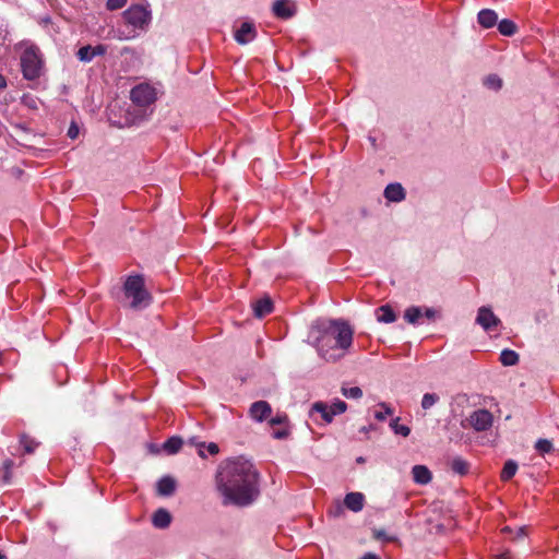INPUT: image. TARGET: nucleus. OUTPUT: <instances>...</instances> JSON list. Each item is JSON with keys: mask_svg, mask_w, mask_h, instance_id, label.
<instances>
[{"mask_svg": "<svg viewBox=\"0 0 559 559\" xmlns=\"http://www.w3.org/2000/svg\"><path fill=\"white\" fill-rule=\"evenodd\" d=\"M215 489L223 506L249 507L260 496L259 472L242 456L227 459L216 469Z\"/></svg>", "mask_w": 559, "mask_h": 559, "instance_id": "1", "label": "nucleus"}, {"mask_svg": "<svg viewBox=\"0 0 559 559\" xmlns=\"http://www.w3.org/2000/svg\"><path fill=\"white\" fill-rule=\"evenodd\" d=\"M354 331L343 320H317L310 330V338L319 355L326 361L344 357L353 344Z\"/></svg>", "mask_w": 559, "mask_h": 559, "instance_id": "2", "label": "nucleus"}, {"mask_svg": "<svg viewBox=\"0 0 559 559\" xmlns=\"http://www.w3.org/2000/svg\"><path fill=\"white\" fill-rule=\"evenodd\" d=\"M126 298L131 299L132 309H143L151 304V295L145 288L144 278L141 275H130L123 284Z\"/></svg>", "mask_w": 559, "mask_h": 559, "instance_id": "3", "label": "nucleus"}, {"mask_svg": "<svg viewBox=\"0 0 559 559\" xmlns=\"http://www.w3.org/2000/svg\"><path fill=\"white\" fill-rule=\"evenodd\" d=\"M21 69L24 79H38L44 70V61L39 49L33 45L26 46L21 53Z\"/></svg>", "mask_w": 559, "mask_h": 559, "instance_id": "4", "label": "nucleus"}, {"mask_svg": "<svg viewBox=\"0 0 559 559\" xmlns=\"http://www.w3.org/2000/svg\"><path fill=\"white\" fill-rule=\"evenodd\" d=\"M123 19L134 29L146 31L152 21V13L146 7L135 4L123 12Z\"/></svg>", "mask_w": 559, "mask_h": 559, "instance_id": "5", "label": "nucleus"}, {"mask_svg": "<svg viewBox=\"0 0 559 559\" xmlns=\"http://www.w3.org/2000/svg\"><path fill=\"white\" fill-rule=\"evenodd\" d=\"M158 92L150 83H140L130 91L132 103L140 108L152 106L157 99Z\"/></svg>", "mask_w": 559, "mask_h": 559, "instance_id": "6", "label": "nucleus"}, {"mask_svg": "<svg viewBox=\"0 0 559 559\" xmlns=\"http://www.w3.org/2000/svg\"><path fill=\"white\" fill-rule=\"evenodd\" d=\"M347 411V404L342 400H334L331 404L319 401L311 405V413H317L321 416L324 424H331L335 416L341 415Z\"/></svg>", "mask_w": 559, "mask_h": 559, "instance_id": "7", "label": "nucleus"}, {"mask_svg": "<svg viewBox=\"0 0 559 559\" xmlns=\"http://www.w3.org/2000/svg\"><path fill=\"white\" fill-rule=\"evenodd\" d=\"M492 414L487 409L474 411L462 421L464 428L472 427L476 431L488 430L492 426Z\"/></svg>", "mask_w": 559, "mask_h": 559, "instance_id": "8", "label": "nucleus"}, {"mask_svg": "<svg viewBox=\"0 0 559 559\" xmlns=\"http://www.w3.org/2000/svg\"><path fill=\"white\" fill-rule=\"evenodd\" d=\"M475 322L487 333H498L501 328V320L487 306H481L478 309Z\"/></svg>", "mask_w": 559, "mask_h": 559, "instance_id": "9", "label": "nucleus"}, {"mask_svg": "<svg viewBox=\"0 0 559 559\" xmlns=\"http://www.w3.org/2000/svg\"><path fill=\"white\" fill-rule=\"evenodd\" d=\"M257 32L254 24L251 22H242L235 31V40L240 45H246L255 38Z\"/></svg>", "mask_w": 559, "mask_h": 559, "instance_id": "10", "label": "nucleus"}, {"mask_svg": "<svg viewBox=\"0 0 559 559\" xmlns=\"http://www.w3.org/2000/svg\"><path fill=\"white\" fill-rule=\"evenodd\" d=\"M272 413L271 405L265 401H258L251 404L249 408L250 417L258 423L263 421L270 417Z\"/></svg>", "mask_w": 559, "mask_h": 559, "instance_id": "11", "label": "nucleus"}, {"mask_svg": "<svg viewBox=\"0 0 559 559\" xmlns=\"http://www.w3.org/2000/svg\"><path fill=\"white\" fill-rule=\"evenodd\" d=\"M272 11L280 19H289L294 16L296 9L290 0H276L273 3Z\"/></svg>", "mask_w": 559, "mask_h": 559, "instance_id": "12", "label": "nucleus"}, {"mask_svg": "<svg viewBox=\"0 0 559 559\" xmlns=\"http://www.w3.org/2000/svg\"><path fill=\"white\" fill-rule=\"evenodd\" d=\"M107 51L106 46L97 45V46H83L79 49L76 56L83 62H90L96 56H103Z\"/></svg>", "mask_w": 559, "mask_h": 559, "instance_id": "13", "label": "nucleus"}, {"mask_svg": "<svg viewBox=\"0 0 559 559\" xmlns=\"http://www.w3.org/2000/svg\"><path fill=\"white\" fill-rule=\"evenodd\" d=\"M383 194L389 202L395 203L402 202L406 197L404 188L402 187L401 183L397 182L388 185L384 189Z\"/></svg>", "mask_w": 559, "mask_h": 559, "instance_id": "14", "label": "nucleus"}, {"mask_svg": "<svg viewBox=\"0 0 559 559\" xmlns=\"http://www.w3.org/2000/svg\"><path fill=\"white\" fill-rule=\"evenodd\" d=\"M365 503V496L361 492H349L344 498V504L353 512L362 510Z\"/></svg>", "mask_w": 559, "mask_h": 559, "instance_id": "15", "label": "nucleus"}, {"mask_svg": "<svg viewBox=\"0 0 559 559\" xmlns=\"http://www.w3.org/2000/svg\"><path fill=\"white\" fill-rule=\"evenodd\" d=\"M477 21L483 27L490 28L497 24L498 15L493 10L483 9L477 14Z\"/></svg>", "mask_w": 559, "mask_h": 559, "instance_id": "16", "label": "nucleus"}, {"mask_svg": "<svg viewBox=\"0 0 559 559\" xmlns=\"http://www.w3.org/2000/svg\"><path fill=\"white\" fill-rule=\"evenodd\" d=\"M413 479L416 484L427 485L431 480V472L425 465H415L412 469Z\"/></svg>", "mask_w": 559, "mask_h": 559, "instance_id": "17", "label": "nucleus"}, {"mask_svg": "<svg viewBox=\"0 0 559 559\" xmlns=\"http://www.w3.org/2000/svg\"><path fill=\"white\" fill-rule=\"evenodd\" d=\"M273 310V304L272 300L267 297L261 298L255 301L253 305V311L255 317L262 318L269 313H271Z\"/></svg>", "mask_w": 559, "mask_h": 559, "instance_id": "18", "label": "nucleus"}, {"mask_svg": "<svg viewBox=\"0 0 559 559\" xmlns=\"http://www.w3.org/2000/svg\"><path fill=\"white\" fill-rule=\"evenodd\" d=\"M153 525L157 528H166L169 526L171 522V515L170 513L165 509H158L153 514Z\"/></svg>", "mask_w": 559, "mask_h": 559, "instance_id": "19", "label": "nucleus"}, {"mask_svg": "<svg viewBox=\"0 0 559 559\" xmlns=\"http://www.w3.org/2000/svg\"><path fill=\"white\" fill-rule=\"evenodd\" d=\"M176 483L175 480L169 477L165 476L160 478L157 483V491L162 496H169L175 491Z\"/></svg>", "mask_w": 559, "mask_h": 559, "instance_id": "20", "label": "nucleus"}, {"mask_svg": "<svg viewBox=\"0 0 559 559\" xmlns=\"http://www.w3.org/2000/svg\"><path fill=\"white\" fill-rule=\"evenodd\" d=\"M377 319L382 323H392L396 320V316L391 307L381 306L377 309Z\"/></svg>", "mask_w": 559, "mask_h": 559, "instance_id": "21", "label": "nucleus"}, {"mask_svg": "<svg viewBox=\"0 0 559 559\" xmlns=\"http://www.w3.org/2000/svg\"><path fill=\"white\" fill-rule=\"evenodd\" d=\"M500 362L507 367L515 366L519 362V354L506 348L500 354Z\"/></svg>", "mask_w": 559, "mask_h": 559, "instance_id": "22", "label": "nucleus"}, {"mask_svg": "<svg viewBox=\"0 0 559 559\" xmlns=\"http://www.w3.org/2000/svg\"><path fill=\"white\" fill-rule=\"evenodd\" d=\"M423 317V308L420 307H409L404 312V319L411 324H418L420 318Z\"/></svg>", "mask_w": 559, "mask_h": 559, "instance_id": "23", "label": "nucleus"}, {"mask_svg": "<svg viewBox=\"0 0 559 559\" xmlns=\"http://www.w3.org/2000/svg\"><path fill=\"white\" fill-rule=\"evenodd\" d=\"M451 469L459 475H466L469 469V464L462 457L456 456L451 461Z\"/></svg>", "mask_w": 559, "mask_h": 559, "instance_id": "24", "label": "nucleus"}, {"mask_svg": "<svg viewBox=\"0 0 559 559\" xmlns=\"http://www.w3.org/2000/svg\"><path fill=\"white\" fill-rule=\"evenodd\" d=\"M516 471H518V463L513 460H508L504 463V466L501 471V475H500L501 480H503V481L510 480L516 474Z\"/></svg>", "mask_w": 559, "mask_h": 559, "instance_id": "25", "label": "nucleus"}, {"mask_svg": "<svg viewBox=\"0 0 559 559\" xmlns=\"http://www.w3.org/2000/svg\"><path fill=\"white\" fill-rule=\"evenodd\" d=\"M483 83L488 90L491 91H499L502 87V80L497 74L487 75Z\"/></svg>", "mask_w": 559, "mask_h": 559, "instance_id": "26", "label": "nucleus"}, {"mask_svg": "<svg viewBox=\"0 0 559 559\" xmlns=\"http://www.w3.org/2000/svg\"><path fill=\"white\" fill-rule=\"evenodd\" d=\"M378 407L380 409L374 411V418L379 421L385 420L388 416L393 414V408L384 402L379 403Z\"/></svg>", "mask_w": 559, "mask_h": 559, "instance_id": "27", "label": "nucleus"}, {"mask_svg": "<svg viewBox=\"0 0 559 559\" xmlns=\"http://www.w3.org/2000/svg\"><path fill=\"white\" fill-rule=\"evenodd\" d=\"M182 445V441L180 438L171 437L164 443V450L169 454L177 453Z\"/></svg>", "mask_w": 559, "mask_h": 559, "instance_id": "28", "label": "nucleus"}, {"mask_svg": "<svg viewBox=\"0 0 559 559\" xmlns=\"http://www.w3.org/2000/svg\"><path fill=\"white\" fill-rule=\"evenodd\" d=\"M20 443L24 449V453L26 454H32L38 447V442L26 435L21 436Z\"/></svg>", "mask_w": 559, "mask_h": 559, "instance_id": "29", "label": "nucleus"}, {"mask_svg": "<svg viewBox=\"0 0 559 559\" xmlns=\"http://www.w3.org/2000/svg\"><path fill=\"white\" fill-rule=\"evenodd\" d=\"M499 32L504 36H511L515 33L516 26L511 20H502L498 24Z\"/></svg>", "mask_w": 559, "mask_h": 559, "instance_id": "30", "label": "nucleus"}, {"mask_svg": "<svg viewBox=\"0 0 559 559\" xmlns=\"http://www.w3.org/2000/svg\"><path fill=\"white\" fill-rule=\"evenodd\" d=\"M400 421V418L396 417V418H393L391 421H390V427L391 429L394 431V433L396 435H401L403 437H407L409 433H411V429L409 427L405 426V425H400L399 424Z\"/></svg>", "mask_w": 559, "mask_h": 559, "instance_id": "31", "label": "nucleus"}, {"mask_svg": "<svg viewBox=\"0 0 559 559\" xmlns=\"http://www.w3.org/2000/svg\"><path fill=\"white\" fill-rule=\"evenodd\" d=\"M341 392L347 399L358 400L362 396V390L359 386H342Z\"/></svg>", "mask_w": 559, "mask_h": 559, "instance_id": "32", "label": "nucleus"}, {"mask_svg": "<svg viewBox=\"0 0 559 559\" xmlns=\"http://www.w3.org/2000/svg\"><path fill=\"white\" fill-rule=\"evenodd\" d=\"M535 449L540 454H546V453H550L554 450V445H552V442L548 439H539V440H537V442L535 444Z\"/></svg>", "mask_w": 559, "mask_h": 559, "instance_id": "33", "label": "nucleus"}, {"mask_svg": "<svg viewBox=\"0 0 559 559\" xmlns=\"http://www.w3.org/2000/svg\"><path fill=\"white\" fill-rule=\"evenodd\" d=\"M439 401V395L436 393H426L421 399V407L424 409L431 408Z\"/></svg>", "mask_w": 559, "mask_h": 559, "instance_id": "34", "label": "nucleus"}, {"mask_svg": "<svg viewBox=\"0 0 559 559\" xmlns=\"http://www.w3.org/2000/svg\"><path fill=\"white\" fill-rule=\"evenodd\" d=\"M127 3V0H107L106 7L108 10L114 11L121 9Z\"/></svg>", "mask_w": 559, "mask_h": 559, "instance_id": "35", "label": "nucleus"}, {"mask_svg": "<svg viewBox=\"0 0 559 559\" xmlns=\"http://www.w3.org/2000/svg\"><path fill=\"white\" fill-rule=\"evenodd\" d=\"M288 436V430L285 429V428H282V429H277V430H273L272 431V437L274 439H278V440H282V439H285L287 438Z\"/></svg>", "mask_w": 559, "mask_h": 559, "instance_id": "36", "label": "nucleus"}, {"mask_svg": "<svg viewBox=\"0 0 559 559\" xmlns=\"http://www.w3.org/2000/svg\"><path fill=\"white\" fill-rule=\"evenodd\" d=\"M286 419H287L286 415H277V416L271 418L269 424L271 426L281 425V424L285 423Z\"/></svg>", "mask_w": 559, "mask_h": 559, "instance_id": "37", "label": "nucleus"}, {"mask_svg": "<svg viewBox=\"0 0 559 559\" xmlns=\"http://www.w3.org/2000/svg\"><path fill=\"white\" fill-rule=\"evenodd\" d=\"M329 513H330L332 516H334V518L340 516V515L343 513V507H342V504H341L340 502H337V503H336V506H335L333 509H331V510L329 511Z\"/></svg>", "mask_w": 559, "mask_h": 559, "instance_id": "38", "label": "nucleus"}, {"mask_svg": "<svg viewBox=\"0 0 559 559\" xmlns=\"http://www.w3.org/2000/svg\"><path fill=\"white\" fill-rule=\"evenodd\" d=\"M526 535H527V527L526 526H521V527L516 528L515 535H514L513 538L514 539L522 538V537H524Z\"/></svg>", "mask_w": 559, "mask_h": 559, "instance_id": "39", "label": "nucleus"}, {"mask_svg": "<svg viewBox=\"0 0 559 559\" xmlns=\"http://www.w3.org/2000/svg\"><path fill=\"white\" fill-rule=\"evenodd\" d=\"M206 450L211 455H215L219 451L218 445L214 442L209 443Z\"/></svg>", "mask_w": 559, "mask_h": 559, "instance_id": "40", "label": "nucleus"}, {"mask_svg": "<svg viewBox=\"0 0 559 559\" xmlns=\"http://www.w3.org/2000/svg\"><path fill=\"white\" fill-rule=\"evenodd\" d=\"M79 134V128L74 124H72L69 130H68V135L71 138V139H75Z\"/></svg>", "mask_w": 559, "mask_h": 559, "instance_id": "41", "label": "nucleus"}, {"mask_svg": "<svg viewBox=\"0 0 559 559\" xmlns=\"http://www.w3.org/2000/svg\"><path fill=\"white\" fill-rule=\"evenodd\" d=\"M436 310L432 308H425L423 311V316L427 317L428 319H433L436 317Z\"/></svg>", "mask_w": 559, "mask_h": 559, "instance_id": "42", "label": "nucleus"}, {"mask_svg": "<svg viewBox=\"0 0 559 559\" xmlns=\"http://www.w3.org/2000/svg\"><path fill=\"white\" fill-rule=\"evenodd\" d=\"M14 467V462L10 459H7L3 463H2V466H1V469H9L12 472Z\"/></svg>", "mask_w": 559, "mask_h": 559, "instance_id": "43", "label": "nucleus"}, {"mask_svg": "<svg viewBox=\"0 0 559 559\" xmlns=\"http://www.w3.org/2000/svg\"><path fill=\"white\" fill-rule=\"evenodd\" d=\"M376 537L379 539H386V540H393L391 537H386L385 533L383 531H377L374 533Z\"/></svg>", "mask_w": 559, "mask_h": 559, "instance_id": "44", "label": "nucleus"}, {"mask_svg": "<svg viewBox=\"0 0 559 559\" xmlns=\"http://www.w3.org/2000/svg\"><path fill=\"white\" fill-rule=\"evenodd\" d=\"M497 559H512V557L509 551H506L497 556Z\"/></svg>", "mask_w": 559, "mask_h": 559, "instance_id": "45", "label": "nucleus"}, {"mask_svg": "<svg viewBox=\"0 0 559 559\" xmlns=\"http://www.w3.org/2000/svg\"><path fill=\"white\" fill-rule=\"evenodd\" d=\"M361 559H380L377 555L368 552Z\"/></svg>", "mask_w": 559, "mask_h": 559, "instance_id": "46", "label": "nucleus"}, {"mask_svg": "<svg viewBox=\"0 0 559 559\" xmlns=\"http://www.w3.org/2000/svg\"><path fill=\"white\" fill-rule=\"evenodd\" d=\"M5 87H7V80L2 74H0V88H5Z\"/></svg>", "mask_w": 559, "mask_h": 559, "instance_id": "47", "label": "nucleus"}, {"mask_svg": "<svg viewBox=\"0 0 559 559\" xmlns=\"http://www.w3.org/2000/svg\"><path fill=\"white\" fill-rule=\"evenodd\" d=\"M131 52H133V49H132V48H130V47H124V48L122 49V51H121V53H131Z\"/></svg>", "mask_w": 559, "mask_h": 559, "instance_id": "48", "label": "nucleus"}, {"mask_svg": "<svg viewBox=\"0 0 559 559\" xmlns=\"http://www.w3.org/2000/svg\"><path fill=\"white\" fill-rule=\"evenodd\" d=\"M203 447H204V444H203V443H202V444H200L199 455H200L201 457H205V453H204V451H203V449H202Z\"/></svg>", "mask_w": 559, "mask_h": 559, "instance_id": "49", "label": "nucleus"}, {"mask_svg": "<svg viewBox=\"0 0 559 559\" xmlns=\"http://www.w3.org/2000/svg\"><path fill=\"white\" fill-rule=\"evenodd\" d=\"M370 429H372V426H369V427H362V428H361V431H362V432H368Z\"/></svg>", "mask_w": 559, "mask_h": 559, "instance_id": "50", "label": "nucleus"}, {"mask_svg": "<svg viewBox=\"0 0 559 559\" xmlns=\"http://www.w3.org/2000/svg\"><path fill=\"white\" fill-rule=\"evenodd\" d=\"M502 532H506V533H507V532H508V533L510 532V533H511V532H512V530H511L509 526H506V527L502 530Z\"/></svg>", "mask_w": 559, "mask_h": 559, "instance_id": "51", "label": "nucleus"}, {"mask_svg": "<svg viewBox=\"0 0 559 559\" xmlns=\"http://www.w3.org/2000/svg\"><path fill=\"white\" fill-rule=\"evenodd\" d=\"M0 559H7L5 556L0 551Z\"/></svg>", "mask_w": 559, "mask_h": 559, "instance_id": "52", "label": "nucleus"}, {"mask_svg": "<svg viewBox=\"0 0 559 559\" xmlns=\"http://www.w3.org/2000/svg\"><path fill=\"white\" fill-rule=\"evenodd\" d=\"M370 141H371L372 144L376 143V140L373 138H370Z\"/></svg>", "mask_w": 559, "mask_h": 559, "instance_id": "53", "label": "nucleus"}]
</instances>
